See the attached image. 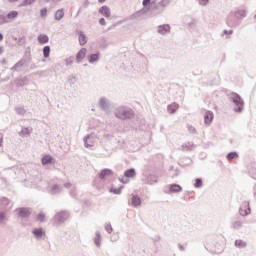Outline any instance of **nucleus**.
<instances>
[{"instance_id":"1","label":"nucleus","mask_w":256,"mask_h":256,"mask_svg":"<svg viewBox=\"0 0 256 256\" xmlns=\"http://www.w3.org/2000/svg\"><path fill=\"white\" fill-rule=\"evenodd\" d=\"M114 115L117 119H121V121H128L135 117V111L126 106H119L115 109Z\"/></svg>"},{"instance_id":"2","label":"nucleus","mask_w":256,"mask_h":256,"mask_svg":"<svg viewBox=\"0 0 256 256\" xmlns=\"http://www.w3.org/2000/svg\"><path fill=\"white\" fill-rule=\"evenodd\" d=\"M230 101L234 103L235 107L233 108V111L235 113H243V110L245 109V101H243V98L237 93H232L230 96Z\"/></svg>"},{"instance_id":"3","label":"nucleus","mask_w":256,"mask_h":256,"mask_svg":"<svg viewBox=\"0 0 256 256\" xmlns=\"http://www.w3.org/2000/svg\"><path fill=\"white\" fill-rule=\"evenodd\" d=\"M70 214L67 211L57 212L53 217V225L54 227H61L67 219H69Z\"/></svg>"},{"instance_id":"4","label":"nucleus","mask_w":256,"mask_h":256,"mask_svg":"<svg viewBox=\"0 0 256 256\" xmlns=\"http://www.w3.org/2000/svg\"><path fill=\"white\" fill-rule=\"evenodd\" d=\"M165 7H167V3L164 1L159 2V4H157L155 1H152L149 6V11L152 13V15H159L163 13V9H165Z\"/></svg>"},{"instance_id":"5","label":"nucleus","mask_w":256,"mask_h":256,"mask_svg":"<svg viewBox=\"0 0 256 256\" xmlns=\"http://www.w3.org/2000/svg\"><path fill=\"white\" fill-rule=\"evenodd\" d=\"M32 235L35 237L37 241H45V237H47V233L43 228H34L32 230Z\"/></svg>"},{"instance_id":"6","label":"nucleus","mask_w":256,"mask_h":256,"mask_svg":"<svg viewBox=\"0 0 256 256\" xmlns=\"http://www.w3.org/2000/svg\"><path fill=\"white\" fill-rule=\"evenodd\" d=\"M0 207L4 211H7V212L11 211V209H13V202H11V200H9V198L1 197L0 198Z\"/></svg>"},{"instance_id":"7","label":"nucleus","mask_w":256,"mask_h":256,"mask_svg":"<svg viewBox=\"0 0 256 256\" xmlns=\"http://www.w3.org/2000/svg\"><path fill=\"white\" fill-rule=\"evenodd\" d=\"M239 214L241 217H247V215H251V207L249 206V202L244 201L239 208Z\"/></svg>"},{"instance_id":"8","label":"nucleus","mask_w":256,"mask_h":256,"mask_svg":"<svg viewBox=\"0 0 256 256\" xmlns=\"http://www.w3.org/2000/svg\"><path fill=\"white\" fill-rule=\"evenodd\" d=\"M98 105L102 111H109V109H111V101H109V99L106 97H101L99 99Z\"/></svg>"},{"instance_id":"9","label":"nucleus","mask_w":256,"mask_h":256,"mask_svg":"<svg viewBox=\"0 0 256 256\" xmlns=\"http://www.w3.org/2000/svg\"><path fill=\"white\" fill-rule=\"evenodd\" d=\"M231 16L234 17L236 21H242V19H245V17H247V10L245 9L235 10L234 12H232Z\"/></svg>"},{"instance_id":"10","label":"nucleus","mask_w":256,"mask_h":256,"mask_svg":"<svg viewBox=\"0 0 256 256\" xmlns=\"http://www.w3.org/2000/svg\"><path fill=\"white\" fill-rule=\"evenodd\" d=\"M157 33L159 35H169L171 33V26L169 24L159 25L157 27Z\"/></svg>"},{"instance_id":"11","label":"nucleus","mask_w":256,"mask_h":256,"mask_svg":"<svg viewBox=\"0 0 256 256\" xmlns=\"http://www.w3.org/2000/svg\"><path fill=\"white\" fill-rule=\"evenodd\" d=\"M16 212L18 213L19 217L27 219V217L31 216V208H17Z\"/></svg>"},{"instance_id":"12","label":"nucleus","mask_w":256,"mask_h":256,"mask_svg":"<svg viewBox=\"0 0 256 256\" xmlns=\"http://www.w3.org/2000/svg\"><path fill=\"white\" fill-rule=\"evenodd\" d=\"M93 242L95 247H97V249H101V243L103 242V238L101 237L100 231L95 232V237L93 238Z\"/></svg>"},{"instance_id":"13","label":"nucleus","mask_w":256,"mask_h":256,"mask_svg":"<svg viewBox=\"0 0 256 256\" xmlns=\"http://www.w3.org/2000/svg\"><path fill=\"white\" fill-rule=\"evenodd\" d=\"M214 117H215V115L213 114L212 111H206L204 114L205 125H210L211 123H213Z\"/></svg>"},{"instance_id":"14","label":"nucleus","mask_w":256,"mask_h":256,"mask_svg":"<svg viewBox=\"0 0 256 256\" xmlns=\"http://www.w3.org/2000/svg\"><path fill=\"white\" fill-rule=\"evenodd\" d=\"M87 55V48H81L76 54V63H81Z\"/></svg>"},{"instance_id":"15","label":"nucleus","mask_w":256,"mask_h":256,"mask_svg":"<svg viewBox=\"0 0 256 256\" xmlns=\"http://www.w3.org/2000/svg\"><path fill=\"white\" fill-rule=\"evenodd\" d=\"M98 13H100V15H103V17H106V19H109V17H111V9L108 6H102L98 10Z\"/></svg>"},{"instance_id":"16","label":"nucleus","mask_w":256,"mask_h":256,"mask_svg":"<svg viewBox=\"0 0 256 256\" xmlns=\"http://www.w3.org/2000/svg\"><path fill=\"white\" fill-rule=\"evenodd\" d=\"M61 191H63V187H61L57 184L53 185L52 187H50L48 189V193L50 195H57L58 193H61Z\"/></svg>"},{"instance_id":"17","label":"nucleus","mask_w":256,"mask_h":256,"mask_svg":"<svg viewBox=\"0 0 256 256\" xmlns=\"http://www.w3.org/2000/svg\"><path fill=\"white\" fill-rule=\"evenodd\" d=\"M88 63L93 65V63H97L99 59H101V54L100 53H95V54H90L87 56Z\"/></svg>"},{"instance_id":"18","label":"nucleus","mask_w":256,"mask_h":256,"mask_svg":"<svg viewBox=\"0 0 256 256\" xmlns=\"http://www.w3.org/2000/svg\"><path fill=\"white\" fill-rule=\"evenodd\" d=\"M7 221H9V214L7 211H0V225H6Z\"/></svg>"},{"instance_id":"19","label":"nucleus","mask_w":256,"mask_h":256,"mask_svg":"<svg viewBox=\"0 0 256 256\" xmlns=\"http://www.w3.org/2000/svg\"><path fill=\"white\" fill-rule=\"evenodd\" d=\"M183 188L179 184H171L169 185V193H181Z\"/></svg>"},{"instance_id":"20","label":"nucleus","mask_w":256,"mask_h":256,"mask_svg":"<svg viewBox=\"0 0 256 256\" xmlns=\"http://www.w3.org/2000/svg\"><path fill=\"white\" fill-rule=\"evenodd\" d=\"M178 110H179V104L175 102L167 106V111L168 113H170V115L177 113Z\"/></svg>"},{"instance_id":"21","label":"nucleus","mask_w":256,"mask_h":256,"mask_svg":"<svg viewBox=\"0 0 256 256\" xmlns=\"http://www.w3.org/2000/svg\"><path fill=\"white\" fill-rule=\"evenodd\" d=\"M37 41L40 45H47V43H49V36H47V34H40L37 37Z\"/></svg>"},{"instance_id":"22","label":"nucleus","mask_w":256,"mask_h":256,"mask_svg":"<svg viewBox=\"0 0 256 256\" xmlns=\"http://www.w3.org/2000/svg\"><path fill=\"white\" fill-rule=\"evenodd\" d=\"M78 41L80 43V45L83 47V45H87V35H85V32L83 31H79L78 32Z\"/></svg>"},{"instance_id":"23","label":"nucleus","mask_w":256,"mask_h":256,"mask_svg":"<svg viewBox=\"0 0 256 256\" xmlns=\"http://www.w3.org/2000/svg\"><path fill=\"white\" fill-rule=\"evenodd\" d=\"M111 175H113V171L106 168L99 173V179H105L106 177H111Z\"/></svg>"},{"instance_id":"24","label":"nucleus","mask_w":256,"mask_h":256,"mask_svg":"<svg viewBox=\"0 0 256 256\" xmlns=\"http://www.w3.org/2000/svg\"><path fill=\"white\" fill-rule=\"evenodd\" d=\"M146 185H155L157 183V177L153 174H149L145 179Z\"/></svg>"},{"instance_id":"25","label":"nucleus","mask_w":256,"mask_h":256,"mask_svg":"<svg viewBox=\"0 0 256 256\" xmlns=\"http://www.w3.org/2000/svg\"><path fill=\"white\" fill-rule=\"evenodd\" d=\"M131 205L133 207L141 206V197H139L138 195L132 196V198H131Z\"/></svg>"},{"instance_id":"26","label":"nucleus","mask_w":256,"mask_h":256,"mask_svg":"<svg viewBox=\"0 0 256 256\" xmlns=\"http://www.w3.org/2000/svg\"><path fill=\"white\" fill-rule=\"evenodd\" d=\"M83 142L86 149H89V147H93V140L91 138V135H87L86 137H84Z\"/></svg>"},{"instance_id":"27","label":"nucleus","mask_w":256,"mask_h":256,"mask_svg":"<svg viewBox=\"0 0 256 256\" xmlns=\"http://www.w3.org/2000/svg\"><path fill=\"white\" fill-rule=\"evenodd\" d=\"M137 176V172L134 168H130L124 172V177L133 178Z\"/></svg>"},{"instance_id":"28","label":"nucleus","mask_w":256,"mask_h":256,"mask_svg":"<svg viewBox=\"0 0 256 256\" xmlns=\"http://www.w3.org/2000/svg\"><path fill=\"white\" fill-rule=\"evenodd\" d=\"M32 129L29 127H23L21 132L19 133L20 136L22 137H29L31 135Z\"/></svg>"},{"instance_id":"29","label":"nucleus","mask_w":256,"mask_h":256,"mask_svg":"<svg viewBox=\"0 0 256 256\" xmlns=\"http://www.w3.org/2000/svg\"><path fill=\"white\" fill-rule=\"evenodd\" d=\"M63 17H65V12L63 11V9L57 10L55 13V20L61 21V19H63Z\"/></svg>"},{"instance_id":"30","label":"nucleus","mask_w":256,"mask_h":256,"mask_svg":"<svg viewBox=\"0 0 256 256\" xmlns=\"http://www.w3.org/2000/svg\"><path fill=\"white\" fill-rule=\"evenodd\" d=\"M53 163V157L50 155H46L42 158V165H49Z\"/></svg>"},{"instance_id":"31","label":"nucleus","mask_w":256,"mask_h":256,"mask_svg":"<svg viewBox=\"0 0 256 256\" xmlns=\"http://www.w3.org/2000/svg\"><path fill=\"white\" fill-rule=\"evenodd\" d=\"M192 147H193V142H186L181 145V150L182 151H191Z\"/></svg>"},{"instance_id":"32","label":"nucleus","mask_w":256,"mask_h":256,"mask_svg":"<svg viewBox=\"0 0 256 256\" xmlns=\"http://www.w3.org/2000/svg\"><path fill=\"white\" fill-rule=\"evenodd\" d=\"M36 221H39V223H45V221H47V216L44 212H40L36 217Z\"/></svg>"},{"instance_id":"33","label":"nucleus","mask_w":256,"mask_h":256,"mask_svg":"<svg viewBox=\"0 0 256 256\" xmlns=\"http://www.w3.org/2000/svg\"><path fill=\"white\" fill-rule=\"evenodd\" d=\"M23 65H25V60H20L11 68V71H19Z\"/></svg>"},{"instance_id":"34","label":"nucleus","mask_w":256,"mask_h":256,"mask_svg":"<svg viewBox=\"0 0 256 256\" xmlns=\"http://www.w3.org/2000/svg\"><path fill=\"white\" fill-rule=\"evenodd\" d=\"M235 247H238L239 249H245L247 247V242L243 240H236Z\"/></svg>"},{"instance_id":"35","label":"nucleus","mask_w":256,"mask_h":256,"mask_svg":"<svg viewBox=\"0 0 256 256\" xmlns=\"http://www.w3.org/2000/svg\"><path fill=\"white\" fill-rule=\"evenodd\" d=\"M18 15H19V12L14 10V11L9 12L6 15V19H9V20L17 19Z\"/></svg>"},{"instance_id":"36","label":"nucleus","mask_w":256,"mask_h":256,"mask_svg":"<svg viewBox=\"0 0 256 256\" xmlns=\"http://www.w3.org/2000/svg\"><path fill=\"white\" fill-rule=\"evenodd\" d=\"M243 227V222L241 220H236L232 223V229L239 230Z\"/></svg>"},{"instance_id":"37","label":"nucleus","mask_w":256,"mask_h":256,"mask_svg":"<svg viewBox=\"0 0 256 256\" xmlns=\"http://www.w3.org/2000/svg\"><path fill=\"white\" fill-rule=\"evenodd\" d=\"M43 55L45 59H49V55H51V46H45L43 48Z\"/></svg>"},{"instance_id":"38","label":"nucleus","mask_w":256,"mask_h":256,"mask_svg":"<svg viewBox=\"0 0 256 256\" xmlns=\"http://www.w3.org/2000/svg\"><path fill=\"white\" fill-rule=\"evenodd\" d=\"M237 157H239V154H237V152H230L226 156L228 161H233V159H237Z\"/></svg>"},{"instance_id":"39","label":"nucleus","mask_w":256,"mask_h":256,"mask_svg":"<svg viewBox=\"0 0 256 256\" xmlns=\"http://www.w3.org/2000/svg\"><path fill=\"white\" fill-rule=\"evenodd\" d=\"M15 112L17 113V115H20L21 117H23V115L27 113V110H25V108L23 107H16Z\"/></svg>"},{"instance_id":"40","label":"nucleus","mask_w":256,"mask_h":256,"mask_svg":"<svg viewBox=\"0 0 256 256\" xmlns=\"http://www.w3.org/2000/svg\"><path fill=\"white\" fill-rule=\"evenodd\" d=\"M194 187L196 189H201V187H203V180L201 178H197L195 180Z\"/></svg>"},{"instance_id":"41","label":"nucleus","mask_w":256,"mask_h":256,"mask_svg":"<svg viewBox=\"0 0 256 256\" xmlns=\"http://www.w3.org/2000/svg\"><path fill=\"white\" fill-rule=\"evenodd\" d=\"M145 13H147V11H145V9H142V10H140V11L134 13V14L132 15V18L138 19V17H141L142 15H145Z\"/></svg>"},{"instance_id":"42","label":"nucleus","mask_w":256,"mask_h":256,"mask_svg":"<svg viewBox=\"0 0 256 256\" xmlns=\"http://www.w3.org/2000/svg\"><path fill=\"white\" fill-rule=\"evenodd\" d=\"M75 60V57L70 56L65 59V65L66 67H69L70 65H73V61Z\"/></svg>"},{"instance_id":"43","label":"nucleus","mask_w":256,"mask_h":256,"mask_svg":"<svg viewBox=\"0 0 256 256\" xmlns=\"http://www.w3.org/2000/svg\"><path fill=\"white\" fill-rule=\"evenodd\" d=\"M104 229H105V231H107V233H109V234L113 233V226H111V223H106V224L104 225Z\"/></svg>"},{"instance_id":"44","label":"nucleus","mask_w":256,"mask_h":256,"mask_svg":"<svg viewBox=\"0 0 256 256\" xmlns=\"http://www.w3.org/2000/svg\"><path fill=\"white\" fill-rule=\"evenodd\" d=\"M187 130L189 131V133H191L192 135H197V129H195V127L193 125H188L187 126Z\"/></svg>"},{"instance_id":"45","label":"nucleus","mask_w":256,"mask_h":256,"mask_svg":"<svg viewBox=\"0 0 256 256\" xmlns=\"http://www.w3.org/2000/svg\"><path fill=\"white\" fill-rule=\"evenodd\" d=\"M37 0H23L22 7H27L28 5H33Z\"/></svg>"},{"instance_id":"46","label":"nucleus","mask_w":256,"mask_h":256,"mask_svg":"<svg viewBox=\"0 0 256 256\" xmlns=\"http://www.w3.org/2000/svg\"><path fill=\"white\" fill-rule=\"evenodd\" d=\"M7 23V18L5 15H0V25H5Z\"/></svg>"},{"instance_id":"47","label":"nucleus","mask_w":256,"mask_h":256,"mask_svg":"<svg viewBox=\"0 0 256 256\" xmlns=\"http://www.w3.org/2000/svg\"><path fill=\"white\" fill-rule=\"evenodd\" d=\"M40 17H47V8H43L40 10Z\"/></svg>"},{"instance_id":"48","label":"nucleus","mask_w":256,"mask_h":256,"mask_svg":"<svg viewBox=\"0 0 256 256\" xmlns=\"http://www.w3.org/2000/svg\"><path fill=\"white\" fill-rule=\"evenodd\" d=\"M103 138L107 139L109 141V140L113 139V135H111L109 133H105V134H103Z\"/></svg>"},{"instance_id":"49","label":"nucleus","mask_w":256,"mask_h":256,"mask_svg":"<svg viewBox=\"0 0 256 256\" xmlns=\"http://www.w3.org/2000/svg\"><path fill=\"white\" fill-rule=\"evenodd\" d=\"M199 5H202L203 7H205V5H207L209 3V0H198Z\"/></svg>"},{"instance_id":"50","label":"nucleus","mask_w":256,"mask_h":256,"mask_svg":"<svg viewBox=\"0 0 256 256\" xmlns=\"http://www.w3.org/2000/svg\"><path fill=\"white\" fill-rule=\"evenodd\" d=\"M70 195H71V197H76L77 190L75 188H72L71 191H70Z\"/></svg>"},{"instance_id":"51","label":"nucleus","mask_w":256,"mask_h":256,"mask_svg":"<svg viewBox=\"0 0 256 256\" xmlns=\"http://www.w3.org/2000/svg\"><path fill=\"white\" fill-rule=\"evenodd\" d=\"M112 193H114V195H121V188H119V189H112Z\"/></svg>"},{"instance_id":"52","label":"nucleus","mask_w":256,"mask_h":256,"mask_svg":"<svg viewBox=\"0 0 256 256\" xmlns=\"http://www.w3.org/2000/svg\"><path fill=\"white\" fill-rule=\"evenodd\" d=\"M18 87H23L25 85V79H21L17 82Z\"/></svg>"},{"instance_id":"53","label":"nucleus","mask_w":256,"mask_h":256,"mask_svg":"<svg viewBox=\"0 0 256 256\" xmlns=\"http://www.w3.org/2000/svg\"><path fill=\"white\" fill-rule=\"evenodd\" d=\"M142 5L143 7H147V5H151V0H143Z\"/></svg>"},{"instance_id":"54","label":"nucleus","mask_w":256,"mask_h":256,"mask_svg":"<svg viewBox=\"0 0 256 256\" xmlns=\"http://www.w3.org/2000/svg\"><path fill=\"white\" fill-rule=\"evenodd\" d=\"M99 23H100V25H103V26L107 25V22L105 21V18H100Z\"/></svg>"},{"instance_id":"55","label":"nucleus","mask_w":256,"mask_h":256,"mask_svg":"<svg viewBox=\"0 0 256 256\" xmlns=\"http://www.w3.org/2000/svg\"><path fill=\"white\" fill-rule=\"evenodd\" d=\"M224 35H233V30H224Z\"/></svg>"},{"instance_id":"56","label":"nucleus","mask_w":256,"mask_h":256,"mask_svg":"<svg viewBox=\"0 0 256 256\" xmlns=\"http://www.w3.org/2000/svg\"><path fill=\"white\" fill-rule=\"evenodd\" d=\"M64 187L66 188V189H70V187H72V184L71 183H65L64 184Z\"/></svg>"},{"instance_id":"57","label":"nucleus","mask_w":256,"mask_h":256,"mask_svg":"<svg viewBox=\"0 0 256 256\" xmlns=\"http://www.w3.org/2000/svg\"><path fill=\"white\" fill-rule=\"evenodd\" d=\"M178 248L181 250V251H185V246L181 245V244H178Z\"/></svg>"},{"instance_id":"58","label":"nucleus","mask_w":256,"mask_h":256,"mask_svg":"<svg viewBox=\"0 0 256 256\" xmlns=\"http://www.w3.org/2000/svg\"><path fill=\"white\" fill-rule=\"evenodd\" d=\"M75 81H76L75 76H71V77H70V83H75Z\"/></svg>"},{"instance_id":"59","label":"nucleus","mask_w":256,"mask_h":256,"mask_svg":"<svg viewBox=\"0 0 256 256\" xmlns=\"http://www.w3.org/2000/svg\"><path fill=\"white\" fill-rule=\"evenodd\" d=\"M1 64H2V65H7V59H2V60H1Z\"/></svg>"},{"instance_id":"60","label":"nucleus","mask_w":256,"mask_h":256,"mask_svg":"<svg viewBox=\"0 0 256 256\" xmlns=\"http://www.w3.org/2000/svg\"><path fill=\"white\" fill-rule=\"evenodd\" d=\"M252 177H253V179L256 180V170L252 173Z\"/></svg>"},{"instance_id":"61","label":"nucleus","mask_w":256,"mask_h":256,"mask_svg":"<svg viewBox=\"0 0 256 256\" xmlns=\"http://www.w3.org/2000/svg\"><path fill=\"white\" fill-rule=\"evenodd\" d=\"M3 145V137L0 136V147Z\"/></svg>"},{"instance_id":"62","label":"nucleus","mask_w":256,"mask_h":256,"mask_svg":"<svg viewBox=\"0 0 256 256\" xmlns=\"http://www.w3.org/2000/svg\"><path fill=\"white\" fill-rule=\"evenodd\" d=\"M3 41V34L0 33V42Z\"/></svg>"},{"instance_id":"63","label":"nucleus","mask_w":256,"mask_h":256,"mask_svg":"<svg viewBox=\"0 0 256 256\" xmlns=\"http://www.w3.org/2000/svg\"><path fill=\"white\" fill-rule=\"evenodd\" d=\"M106 0H98L99 3H105Z\"/></svg>"},{"instance_id":"64","label":"nucleus","mask_w":256,"mask_h":256,"mask_svg":"<svg viewBox=\"0 0 256 256\" xmlns=\"http://www.w3.org/2000/svg\"><path fill=\"white\" fill-rule=\"evenodd\" d=\"M254 21H255V23H256V14L254 15Z\"/></svg>"}]
</instances>
